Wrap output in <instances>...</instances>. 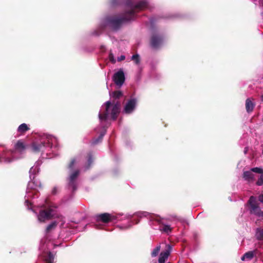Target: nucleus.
Listing matches in <instances>:
<instances>
[{"instance_id": "nucleus-1", "label": "nucleus", "mask_w": 263, "mask_h": 263, "mask_svg": "<svg viewBox=\"0 0 263 263\" xmlns=\"http://www.w3.org/2000/svg\"><path fill=\"white\" fill-rule=\"evenodd\" d=\"M41 162L37 161L35 162L29 171L30 179L27 190L26 195L25 197V204L28 210H31L35 213L37 220L40 222H45V221L51 219L52 217H58L56 216L57 206L53 204L47 205V203H40L37 206L42 209L39 210V212L34 209L35 205L34 201H31L33 195L36 192L35 190L37 187L41 186V183L35 178V175L39 172V166Z\"/></svg>"}, {"instance_id": "nucleus-2", "label": "nucleus", "mask_w": 263, "mask_h": 263, "mask_svg": "<svg viewBox=\"0 0 263 263\" xmlns=\"http://www.w3.org/2000/svg\"><path fill=\"white\" fill-rule=\"evenodd\" d=\"M125 6L126 10L123 16H106L103 18L97 29L92 32V35L99 36L106 27L112 31H117L123 23L134 20L137 12L148 7V3L145 0L133 2L127 0Z\"/></svg>"}, {"instance_id": "nucleus-3", "label": "nucleus", "mask_w": 263, "mask_h": 263, "mask_svg": "<svg viewBox=\"0 0 263 263\" xmlns=\"http://www.w3.org/2000/svg\"><path fill=\"white\" fill-rule=\"evenodd\" d=\"M120 104L116 103L111 104L109 101L106 102L101 107L99 113V119L100 122L101 129H97V132H100L99 137L94 139L92 144H96L100 142L106 134V128L109 125V119L115 120L119 112Z\"/></svg>"}, {"instance_id": "nucleus-4", "label": "nucleus", "mask_w": 263, "mask_h": 263, "mask_svg": "<svg viewBox=\"0 0 263 263\" xmlns=\"http://www.w3.org/2000/svg\"><path fill=\"white\" fill-rule=\"evenodd\" d=\"M57 141L55 137L44 134L40 136L39 139L32 143L31 148L32 151L35 153L44 152L46 148H51Z\"/></svg>"}, {"instance_id": "nucleus-5", "label": "nucleus", "mask_w": 263, "mask_h": 263, "mask_svg": "<svg viewBox=\"0 0 263 263\" xmlns=\"http://www.w3.org/2000/svg\"><path fill=\"white\" fill-rule=\"evenodd\" d=\"M14 151H7L3 153H0V162L9 163L14 160L18 158L16 157L17 152L21 153L25 149L24 143L22 141H18L14 145Z\"/></svg>"}, {"instance_id": "nucleus-6", "label": "nucleus", "mask_w": 263, "mask_h": 263, "mask_svg": "<svg viewBox=\"0 0 263 263\" xmlns=\"http://www.w3.org/2000/svg\"><path fill=\"white\" fill-rule=\"evenodd\" d=\"M259 204L256 198L252 196L245 204V207L251 215L259 218H263V209L260 208Z\"/></svg>"}, {"instance_id": "nucleus-7", "label": "nucleus", "mask_w": 263, "mask_h": 263, "mask_svg": "<svg viewBox=\"0 0 263 263\" xmlns=\"http://www.w3.org/2000/svg\"><path fill=\"white\" fill-rule=\"evenodd\" d=\"M151 219L154 220L152 226L154 227L155 224H157L159 226L158 229L160 231L166 233H169L172 231L171 226L164 223V218H161L158 215H154L151 217Z\"/></svg>"}, {"instance_id": "nucleus-8", "label": "nucleus", "mask_w": 263, "mask_h": 263, "mask_svg": "<svg viewBox=\"0 0 263 263\" xmlns=\"http://www.w3.org/2000/svg\"><path fill=\"white\" fill-rule=\"evenodd\" d=\"M79 174L78 170L72 172L68 178V187L71 189L72 191H75L77 189V178Z\"/></svg>"}, {"instance_id": "nucleus-9", "label": "nucleus", "mask_w": 263, "mask_h": 263, "mask_svg": "<svg viewBox=\"0 0 263 263\" xmlns=\"http://www.w3.org/2000/svg\"><path fill=\"white\" fill-rule=\"evenodd\" d=\"M118 218V217L117 216L107 213L101 214L96 216V219L97 221H102L104 223H107L114 220L117 219Z\"/></svg>"}, {"instance_id": "nucleus-10", "label": "nucleus", "mask_w": 263, "mask_h": 263, "mask_svg": "<svg viewBox=\"0 0 263 263\" xmlns=\"http://www.w3.org/2000/svg\"><path fill=\"white\" fill-rule=\"evenodd\" d=\"M137 103V100L136 98H131L126 103L123 112L126 114H132L135 110Z\"/></svg>"}, {"instance_id": "nucleus-11", "label": "nucleus", "mask_w": 263, "mask_h": 263, "mask_svg": "<svg viewBox=\"0 0 263 263\" xmlns=\"http://www.w3.org/2000/svg\"><path fill=\"white\" fill-rule=\"evenodd\" d=\"M113 80L115 83L119 87H121L125 81V76L124 72L122 69H120L114 74Z\"/></svg>"}, {"instance_id": "nucleus-12", "label": "nucleus", "mask_w": 263, "mask_h": 263, "mask_svg": "<svg viewBox=\"0 0 263 263\" xmlns=\"http://www.w3.org/2000/svg\"><path fill=\"white\" fill-rule=\"evenodd\" d=\"M163 43V38L157 34H153L151 40V46L154 49L158 48Z\"/></svg>"}, {"instance_id": "nucleus-13", "label": "nucleus", "mask_w": 263, "mask_h": 263, "mask_svg": "<svg viewBox=\"0 0 263 263\" xmlns=\"http://www.w3.org/2000/svg\"><path fill=\"white\" fill-rule=\"evenodd\" d=\"M43 240H42L41 244L40 246V250L43 252V254L42 255L43 258L46 261V263H53V261L54 259V255L50 252L47 251L45 252V247H44V245L42 244Z\"/></svg>"}, {"instance_id": "nucleus-14", "label": "nucleus", "mask_w": 263, "mask_h": 263, "mask_svg": "<svg viewBox=\"0 0 263 263\" xmlns=\"http://www.w3.org/2000/svg\"><path fill=\"white\" fill-rule=\"evenodd\" d=\"M172 247L170 245L167 246V249L160 253L158 259L159 263H164L168 258L171 253Z\"/></svg>"}, {"instance_id": "nucleus-15", "label": "nucleus", "mask_w": 263, "mask_h": 263, "mask_svg": "<svg viewBox=\"0 0 263 263\" xmlns=\"http://www.w3.org/2000/svg\"><path fill=\"white\" fill-rule=\"evenodd\" d=\"M251 171L256 173L260 174L257 181L256 182V185L261 186L263 185V169L261 167H253L251 168Z\"/></svg>"}, {"instance_id": "nucleus-16", "label": "nucleus", "mask_w": 263, "mask_h": 263, "mask_svg": "<svg viewBox=\"0 0 263 263\" xmlns=\"http://www.w3.org/2000/svg\"><path fill=\"white\" fill-rule=\"evenodd\" d=\"M251 169L250 171H244L242 174V178L248 182H252L254 180L255 176Z\"/></svg>"}, {"instance_id": "nucleus-17", "label": "nucleus", "mask_w": 263, "mask_h": 263, "mask_svg": "<svg viewBox=\"0 0 263 263\" xmlns=\"http://www.w3.org/2000/svg\"><path fill=\"white\" fill-rule=\"evenodd\" d=\"M134 215L139 218L147 217L149 219L150 224H153L154 220H151V217L155 215L154 214H151L147 212H138L135 213Z\"/></svg>"}, {"instance_id": "nucleus-18", "label": "nucleus", "mask_w": 263, "mask_h": 263, "mask_svg": "<svg viewBox=\"0 0 263 263\" xmlns=\"http://www.w3.org/2000/svg\"><path fill=\"white\" fill-rule=\"evenodd\" d=\"M253 100L252 99L248 98L246 101V109L248 113L252 112L255 107V103Z\"/></svg>"}, {"instance_id": "nucleus-19", "label": "nucleus", "mask_w": 263, "mask_h": 263, "mask_svg": "<svg viewBox=\"0 0 263 263\" xmlns=\"http://www.w3.org/2000/svg\"><path fill=\"white\" fill-rule=\"evenodd\" d=\"M81 163V158L77 157L73 159L69 164V168L72 170L74 166H79Z\"/></svg>"}, {"instance_id": "nucleus-20", "label": "nucleus", "mask_w": 263, "mask_h": 263, "mask_svg": "<svg viewBox=\"0 0 263 263\" xmlns=\"http://www.w3.org/2000/svg\"><path fill=\"white\" fill-rule=\"evenodd\" d=\"M255 255V252L254 251H249L245 253V254L241 257L242 261L250 260Z\"/></svg>"}, {"instance_id": "nucleus-21", "label": "nucleus", "mask_w": 263, "mask_h": 263, "mask_svg": "<svg viewBox=\"0 0 263 263\" xmlns=\"http://www.w3.org/2000/svg\"><path fill=\"white\" fill-rule=\"evenodd\" d=\"M30 129L29 125L26 123L21 124L17 128V131L20 134H24Z\"/></svg>"}, {"instance_id": "nucleus-22", "label": "nucleus", "mask_w": 263, "mask_h": 263, "mask_svg": "<svg viewBox=\"0 0 263 263\" xmlns=\"http://www.w3.org/2000/svg\"><path fill=\"white\" fill-rule=\"evenodd\" d=\"M58 223L57 221H52L49 225L47 226L46 229V234L49 233L54 230L57 227Z\"/></svg>"}, {"instance_id": "nucleus-23", "label": "nucleus", "mask_w": 263, "mask_h": 263, "mask_svg": "<svg viewBox=\"0 0 263 263\" xmlns=\"http://www.w3.org/2000/svg\"><path fill=\"white\" fill-rule=\"evenodd\" d=\"M255 237L258 240H263V228H258L256 230Z\"/></svg>"}, {"instance_id": "nucleus-24", "label": "nucleus", "mask_w": 263, "mask_h": 263, "mask_svg": "<svg viewBox=\"0 0 263 263\" xmlns=\"http://www.w3.org/2000/svg\"><path fill=\"white\" fill-rule=\"evenodd\" d=\"M131 60H133L134 63L137 65H139L141 62L140 55L138 54H136L131 57Z\"/></svg>"}, {"instance_id": "nucleus-25", "label": "nucleus", "mask_w": 263, "mask_h": 263, "mask_svg": "<svg viewBox=\"0 0 263 263\" xmlns=\"http://www.w3.org/2000/svg\"><path fill=\"white\" fill-rule=\"evenodd\" d=\"M160 249H161V246L160 245H158L155 248H154L151 253L152 257H156L158 255L159 253L160 252Z\"/></svg>"}, {"instance_id": "nucleus-26", "label": "nucleus", "mask_w": 263, "mask_h": 263, "mask_svg": "<svg viewBox=\"0 0 263 263\" xmlns=\"http://www.w3.org/2000/svg\"><path fill=\"white\" fill-rule=\"evenodd\" d=\"M110 96L115 98V99L120 98L122 95V93L120 91H116L109 93Z\"/></svg>"}, {"instance_id": "nucleus-27", "label": "nucleus", "mask_w": 263, "mask_h": 263, "mask_svg": "<svg viewBox=\"0 0 263 263\" xmlns=\"http://www.w3.org/2000/svg\"><path fill=\"white\" fill-rule=\"evenodd\" d=\"M92 162V157L91 154H89L87 160V165L85 166V170H86L89 168Z\"/></svg>"}, {"instance_id": "nucleus-28", "label": "nucleus", "mask_w": 263, "mask_h": 263, "mask_svg": "<svg viewBox=\"0 0 263 263\" xmlns=\"http://www.w3.org/2000/svg\"><path fill=\"white\" fill-rule=\"evenodd\" d=\"M109 59L112 63H115L116 62V60L114 57V55L112 53L110 52L109 54Z\"/></svg>"}, {"instance_id": "nucleus-29", "label": "nucleus", "mask_w": 263, "mask_h": 263, "mask_svg": "<svg viewBox=\"0 0 263 263\" xmlns=\"http://www.w3.org/2000/svg\"><path fill=\"white\" fill-rule=\"evenodd\" d=\"M122 0H111V4L112 5L120 4L122 3Z\"/></svg>"}, {"instance_id": "nucleus-30", "label": "nucleus", "mask_w": 263, "mask_h": 263, "mask_svg": "<svg viewBox=\"0 0 263 263\" xmlns=\"http://www.w3.org/2000/svg\"><path fill=\"white\" fill-rule=\"evenodd\" d=\"M125 55H121L120 57H119L118 58V61H123V60H125Z\"/></svg>"}, {"instance_id": "nucleus-31", "label": "nucleus", "mask_w": 263, "mask_h": 263, "mask_svg": "<svg viewBox=\"0 0 263 263\" xmlns=\"http://www.w3.org/2000/svg\"><path fill=\"white\" fill-rule=\"evenodd\" d=\"M258 200L260 202L263 203V194L259 196Z\"/></svg>"}, {"instance_id": "nucleus-32", "label": "nucleus", "mask_w": 263, "mask_h": 263, "mask_svg": "<svg viewBox=\"0 0 263 263\" xmlns=\"http://www.w3.org/2000/svg\"><path fill=\"white\" fill-rule=\"evenodd\" d=\"M57 191V188L56 187H54L52 191V193L53 194H55Z\"/></svg>"}, {"instance_id": "nucleus-33", "label": "nucleus", "mask_w": 263, "mask_h": 263, "mask_svg": "<svg viewBox=\"0 0 263 263\" xmlns=\"http://www.w3.org/2000/svg\"><path fill=\"white\" fill-rule=\"evenodd\" d=\"M261 98V100L263 102V95H262L260 97Z\"/></svg>"}, {"instance_id": "nucleus-34", "label": "nucleus", "mask_w": 263, "mask_h": 263, "mask_svg": "<svg viewBox=\"0 0 263 263\" xmlns=\"http://www.w3.org/2000/svg\"><path fill=\"white\" fill-rule=\"evenodd\" d=\"M52 157H53V156H48V158H51Z\"/></svg>"}, {"instance_id": "nucleus-35", "label": "nucleus", "mask_w": 263, "mask_h": 263, "mask_svg": "<svg viewBox=\"0 0 263 263\" xmlns=\"http://www.w3.org/2000/svg\"><path fill=\"white\" fill-rule=\"evenodd\" d=\"M261 16H262V18H263V12L261 13Z\"/></svg>"}, {"instance_id": "nucleus-36", "label": "nucleus", "mask_w": 263, "mask_h": 263, "mask_svg": "<svg viewBox=\"0 0 263 263\" xmlns=\"http://www.w3.org/2000/svg\"><path fill=\"white\" fill-rule=\"evenodd\" d=\"M261 5L263 7V2H261Z\"/></svg>"}]
</instances>
